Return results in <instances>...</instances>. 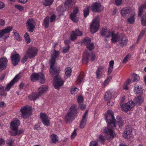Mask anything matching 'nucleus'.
Listing matches in <instances>:
<instances>
[{
  "instance_id": "55",
  "label": "nucleus",
  "mask_w": 146,
  "mask_h": 146,
  "mask_svg": "<svg viewBox=\"0 0 146 146\" xmlns=\"http://www.w3.org/2000/svg\"><path fill=\"white\" fill-rule=\"evenodd\" d=\"M56 16L54 15H52L50 18V22L51 23H54L55 21Z\"/></svg>"
},
{
  "instance_id": "14",
  "label": "nucleus",
  "mask_w": 146,
  "mask_h": 146,
  "mask_svg": "<svg viewBox=\"0 0 146 146\" xmlns=\"http://www.w3.org/2000/svg\"><path fill=\"white\" fill-rule=\"evenodd\" d=\"M104 9V6L100 3H94L92 7V10L96 12H99L103 11Z\"/></svg>"
},
{
  "instance_id": "5",
  "label": "nucleus",
  "mask_w": 146,
  "mask_h": 146,
  "mask_svg": "<svg viewBox=\"0 0 146 146\" xmlns=\"http://www.w3.org/2000/svg\"><path fill=\"white\" fill-rule=\"evenodd\" d=\"M32 108L31 106H26L23 107L21 110L22 117L26 119L32 113Z\"/></svg>"
},
{
  "instance_id": "48",
  "label": "nucleus",
  "mask_w": 146,
  "mask_h": 146,
  "mask_svg": "<svg viewBox=\"0 0 146 146\" xmlns=\"http://www.w3.org/2000/svg\"><path fill=\"white\" fill-rule=\"evenodd\" d=\"M14 140L11 138H10L7 140L6 143L9 146H12L14 143Z\"/></svg>"
},
{
  "instance_id": "37",
  "label": "nucleus",
  "mask_w": 146,
  "mask_h": 146,
  "mask_svg": "<svg viewBox=\"0 0 146 146\" xmlns=\"http://www.w3.org/2000/svg\"><path fill=\"white\" fill-rule=\"evenodd\" d=\"M49 17H46L44 20V24L45 27L48 28L49 27Z\"/></svg>"
},
{
  "instance_id": "61",
  "label": "nucleus",
  "mask_w": 146,
  "mask_h": 146,
  "mask_svg": "<svg viewBox=\"0 0 146 146\" xmlns=\"http://www.w3.org/2000/svg\"><path fill=\"white\" fill-rule=\"evenodd\" d=\"M99 139L100 142L102 143H103L105 140V138L102 135H100L99 136Z\"/></svg>"
},
{
  "instance_id": "6",
  "label": "nucleus",
  "mask_w": 146,
  "mask_h": 146,
  "mask_svg": "<svg viewBox=\"0 0 146 146\" xmlns=\"http://www.w3.org/2000/svg\"><path fill=\"white\" fill-rule=\"evenodd\" d=\"M26 25L28 30L30 32H32L35 27L36 24L35 20L31 18L27 21Z\"/></svg>"
},
{
  "instance_id": "8",
  "label": "nucleus",
  "mask_w": 146,
  "mask_h": 146,
  "mask_svg": "<svg viewBox=\"0 0 146 146\" xmlns=\"http://www.w3.org/2000/svg\"><path fill=\"white\" fill-rule=\"evenodd\" d=\"M123 136L126 139H129L132 136V128L130 126H126L125 129L123 133Z\"/></svg>"
},
{
  "instance_id": "4",
  "label": "nucleus",
  "mask_w": 146,
  "mask_h": 146,
  "mask_svg": "<svg viewBox=\"0 0 146 146\" xmlns=\"http://www.w3.org/2000/svg\"><path fill=\"white\" fill-rule=\"evenodd\" d=\"M31 80L33 82L38 80L42 84H43L45 82L44 76L43 74L40 72L33 74L31 76Z\"/></svg>"
},
{
  "instance_id": "10",
  "label": "nucleus",
  "mask_w": 146,
  "mask_h": 146,
  "mask_svg": "<svg viewBox=\"0 0 146 146\" xmlns=\"http://www.w3.org/2000/svg\"><path fill=\"white\" fill-rule=\"evenodd\" d=\"M114 34L113 31L108 29H103L100 32V34L102 36H104L106 38H109Z\"/></svg>"
},
{
  "instance_id": "19",
  "label": "nucleus",
  "mask_w": 146,
  "mask_h": 146,
  "mask_svg": "<svg viewBox=\"0 0 146 146\" xmlns=\"http://www.w3.org/2000/svg\"><path fill=\"white\" fill-rule=\"evenodd\" d=\"M20 77L19 75L16 76L12 80L11 82L8 84L6 86V90L9 91L11 88L12 86L14 84L15 82L18 81L20 79Z\"/></svg>"
},
{
  "instance_id": "26",
  "label": "nucleus",
  "mask_w": 146,
  "mask_h": 146,
  "mask_svg": "<svg viewBox=\"0 0 146 146\" xmlns=\"http://www.w3.org/2000/svg\"><path fill=\"white\" fill-rule=\"evenodd\" d=\"M128 39L125 36L121 35L119 40L120 44L122 46L127 44Z\"/></svg>"
},
{
  "instance_id": "7",
  "label": "nucleus",
  "mask_w": 146,
  "mask_h": 146,
  "mask_svg": "<svg viewBox=\"0 0 146 146\" xmlns=\"http://www.w3.org/2000/svg\"><path fill=\"white\" fill-rule=\"evenodd\" d=\"M99 20V18L98 16H96L94 19L92 23V33H95L98 30L100 26Z\"/></svg>"
},
{
  "instance_id": "34",
  "label": "nucleus",
  "mask_w": 146,
  "mask_h": 146,
  "mask_svg": "<svg viewBox=\"0 0 146 146\" xmlns=\"http://www.w3.org/2000/svg\"><path fill=\"white\" fill-rule=\"evenodd\" d=\"M84 77V75L83 74L81 73L79 74L77 77L76 82L77 84H80L83 80Z\"/></svg>"
},
{
  "instance_id": "45",
  "label": "nucleus",
  "mask_w": 146,
  "mask_h": 146,
  "mask_svg": "<svg viewBox=\"0 0 146 146\" xmlns=\"http://www.w3.org/2000/svg\"><path fill=\"white\" fill-rule=\"evenodd\" d=\"M141 24L143 26H146V15L143 16L141 19Z\"/></svg>"
},
{
  "instance_id": "63",
  "label": "nucleus",
  "mask_w": 146,
  "mask_h": 146,
  "mask_svg": "<svg viewBox=\"0 0 146 146\" xmlns=\"http://www.w3.org/2000/svg\"><path fill=\"white\" fill-rule=\"evenodd\" d=\"M5 143L4 140L2 138H0V146H3Z\"/></svg>"
},
{
  "instance_id": "40",
  "label": "nucleus",
  "mask_w": 146,
  "mask_h": 146,
  "mask_svg": "<svg viewBox=\"0 0 146 146\" xmlns=\"http://www.w3.org/2000/svg\"><path fill=\"white\" fill-rule=\"evenodd\" d=\"M54 0H44L43 3L45 6L50 5L52 4Z\"/></svg>"
},
{
  "instance_id": "16",
  "label": "nucleus",
  "mask_w": 146,
  "mask_h": 146,
  "mask_svg": "<svg viewBox=\"0 0 146 146\" xmlns=\"http://www.w3.org/2000/svg\"><path fill=\"white\" fill-rule=\"evenodd\" d=\"M37 50V49L36 48H29L27 52V55L30 58H32L36 56Z\"/></svg>"
},
{
  "instance_id": "43",
  "label": "nucleus",
  "mask_w": 146,
  "mask_h": 146,
  "mask_svg": "<svg viewBox=\"0 0 146 146\" xmlns=\"http://www.w3.org/2000/svg\"><path fill=\"white\" fill-rule=\"evenodd\" d=\"M90 8V6H87L86 8L84 10V15L85 17H86L89 13V9Z\"/></svg>"
},
{
  "instance_id": "33",
  "label": "nucleus",
  "mask_w": 146,
  "mask_h": 146,
  "mask_svg": "<svg viewBox=\"0 0 146 146\" xmlns=\"http://www.w3.org/2000/svg\"><path fill=\"white\" fill-rule=\"evenodd\" d=\"M39 96L40 95L38 93H34L31 94L29 96V98L31 100H35L38 98Z\"/></svg>"
},
{
  "instance_id": "57",
  "label": "nucleus",
  "mask_w": 146,
  "mask_h": 146,
  "mask_svg": "<svg viewBox=\"0 0 146 146\" xmlns=\"http://www.w3.org/2000/svg\"><path fill=\"white\" fill-rule=\"evenodd\" d=\"M113 64H109V66L108 69V74H110L112 71V69L113 67Z\"/></svg>"
},
{
  "instance_id": "12",
  "label": "nucleus",
  "mask_w": 146,
  "mask_h": 146,
  "mask_svg": "<svg viewBox=\"0 0 146 146\" xmlns=\"http://www.w3.org/2000/svg\"><path fill=\"white\" fill-rule=\"evenodd\" d=\"M88 110H86L84 114L82 119L80 121V127L81 129H83L86 123V121L88 119Z\"/></svg>"
},
{
  "instance_id": "52",
  "label": "nucleus",
  "mask_w": 146,
  "mask_h": 146,
  "mask_svg": "<svg viewBox=\"0 0 146 146\" xmlns=\"http://www.w3.org/2000/svg\"><path fill=\"white\" fill-rule=\"evenodd\" d=\"M130 57V55L129 54H128L123 59V63H126L127 62L129 59Z\"/></svg>"
},
{
  "instance_id": "9",
  "label": "nucleus",
  "mask_w": 146,
  "mask_h": 146,
  "mask_svg": "<svg viewBox=\"0 0 146 146\" xmlns=\"http://www.w3.org/2000/svg\"><path fill=\"white\" fill-rule=\"evenodd\" d=\"M135 105V103L133 101H130L124 105H121L122 110L126 112L131 110L134 107Z\"/></svg>"
},
{
  "instance_id": "36",
  "label": "nucleus",
  "mask_w": 146,
  "mask_h": 146,
  "mask_svg": "<svg viewBox=\"0 0 146 146\" xmlns=\"http://www.w3.org/2000/svg\"><path fill=\"white\" fill-rule=\"evenodd\" d=\"M145 7H146V0L145 2V5H142L139 8V12L138 13V16H141L142 14V13L143 9Z\"/></svg>"
},
{
  "instance_id": "31",
  "label": "nucleus",
  "mask_w": 146,
  "mask_h": 146,
  "mask_svg": "<svg viewBox=\"0 0 146 146\" xmlns=\"http://www.w3.org/2000/svg\"><path fill=\"white\" fill-rule=\"evenodd\" d=\"M111 36L112 37L111 41L113 43H116L117 41H119L120 36H119L118 34L114 35L113 34Z\"/></svg>"
},
{
  "instance_id": "35",
  "label": "nucleus",
  "mask_w": 146,
  "mask_h": 146,
  "mask_svg": "<svg viewBox=\"0 0 146 146\" xmlns=\"http://www.w3.org/2000/svg\"><path fill=\"white\" fill-rule=\"evenodd\" d=\"M112 97L111 93L109 91L107 92L105 94L104 99L105 100H110Z\"/></svg>"
},
{
  "instance_id": "51",
  "label": "nucleus",
  "mask_w": 146,
  "mask_h": 146,
  "mask_svg": "<svg viewBox=\"0 0 146 146\" xmlns=\"http://www.w3.org/2000/svg\"><path fill=\"white\" fill-rule=\"evenodd\" d=\"M145 32V30H143L141 31L137 38V43H138L139 42L140 38H141Z\"/></svg>"
},
{
  "instance_id": "22",
  "label": "nucleus",
  "mask_w": 146,
  "mask_h": 146,
  "mask_svg": "<svg viewBox=\"0 0 146 146\" xmlns=\"http://www.w3.org/2000/svg\"><path fill=\"white\" fill-rule=\"evenodd\" d=\"M13 64H18L20 60V56L19 54H12L11 57Z\"/></svg>"
},
{
  "instance_id": "23",
  "label": "nucleus",
  "mask_w": 146,
  "mask_h": 146,
  "mask_svg": "<svg viewBox=\"0 0 146 146\" xmlns=\"http://www.w3.org/2000/svg\"><path fill=\"white\" fill-rule=\"evenodd\" d=\"M117 121H115V120L114 122V123L115 125V127H117V125H118L119 128H121L124 125V121H123L122 118L119 116H117Z\"/></svg>"
},
{
  "instance_id": "3",
  "label": "nucleus",
  "mask_w": 146,
  "mask_h": 146,
  "mask_svg": "<svg viewBox=\"0 0 146 146\" xmlns=\"http://www.w3.org/2000/svg\"><path fill=\"white\" fill-rule=\"evenodd\" d=\"M77 113V106L72 105L69 109L68 112L65 116V121L66 123H70L74 120Z\"/></svg>"
},
{
  "instance_id": "17",
  "label": "nucleus",
  "mask_w": 146,
  "mask_h": 146,
  "mask_svg": "<svg viewBox=\"0 0 146 146\" xmlns=\"http://www.w3.org/2000/svg\"><path fill=\"white\" fill-rule=\"evenodd\" d=\"M82 33L78 29H76L75 31H73L70 35V38L71 40L74 41L75 40L77 36H81L82 35Z\"/></svg>"
},
{
  "instance_id": "32",
  "label": "nucleus",
  "mask_w": 146,
  "mask_h": 146,
  "mask_svg": "<svg viewBox=\"0 0 146 146\" xmlns=\"http://www.w3.org/2000/svg\"><path fill=\"white\" fill-rule=\"evenodd\" d=\"M50 139L52 143H56L58 141V137L54 134L51 135Z\"/></svg>"
},
{
  "instance_id": "27",
  "label": "nucleus",
  "mask_w": 146,
  "mask_h": 146,
  "mask_svg": "<svg viewBox=\"0 0 146 146\" xmlns=\"http://www.w3.org/2000/svg\"><path fill=\"white\" fill-rule=\"evenodd\" d=\"M134 91L135 94L137 95L141 94L143 92L141 86L137 85H136L134 86Z\"/></svg>"
},
{
  "instance_id": "54",
  "label": "nucleus",
  "mask_w": 146,
  "mask_h": 146,
  "mask_svg": "<svg viewBox=\"0 0 146 146\" xmlns=\"http://www.w3.org/2000/svg\"><path fill=\"white\" fill-rule=\"evenodd\" d=\"M14 36L15 38L17 40H21V39L18 33L17 32L14 33Z\"/></svg>"
},
{
  "instance_id": "47",
  "label": "nucleus",
  "mask_w": 146,
  "mask_h": 146,
  "mask_svg": "<svg viewBox=\"0 0 146 146\" xmlns=\"http://www.w3.org/2000/svg\"><path fill=\"white\" fill-rule=\"evenodd\" d=\"M25 41L27 43H30L31 40L29 37V35L27 33H26L24 35Z\"/></svg>"
},
{
  "instance_id": "60",
  "label": "nucleus",
  "mask_w": 146,
  "mask_h": 146,
  "mask_svg": "<svg viewBox=\"0 0 146 146\" xmlns=\"http://www.w3.org/2000/svg\"><path fill=\"white\" fill-rule=\"evenodd\" d=\"M7 64H0V72L5 68Z\"/></svg>"
},
{
  "instance_id": "42",
  "label": "nucleus",
  "mask_w": 146,
  "mask_h": 146,
  "mask_svg": "<svg viewBox=\"0 0 146 146\" xmlns=\"http://www.w3.org/2000/svg\"><path fill=\"white\" fill-rule=\"evenodd\" d=\"M5 87L4 86H1L0 87V95L3 96H6V93L4 91Z\"/></svg>"
},
{
  "instance_id": "15",
  "label": "nucleus",
  "mask_w": 146,
  "mask_h": 146,
  "mask_svg": "<svg viewBox=\"0 0 146 146\" xmlns=\"http://www.w3.org/2000/svg\"><path fill=\"white\" fill-rule=\"evenodd\" d=\"M59 55V53L58 51L54 50L52 51L51 58L49 60V64H54L56 58L58 57Z\"/></svg>"
},
{
  "instance_id": "59",
  "label": "nucleus",
  "mask_w": 146,
  "mask_h": 146,
  "mask_svg": "<svg viewBox=\"0 0 146 146\" xmlns=\"http://www.w3.org/2000/svg\"><path fill=\"white\" fill-rule=\"evenodd\" d=\"M77 135V133L76 129H75L73 133L71 135V139H74L76 136Z\"/></svg>"
},
{
  "instance_id": "62",
  "label": "nucleus",
  "mask_w": 146,
  "mask_h": 146,
  "mask_svg": "<svg viewBox=\"0 0 146 146\" xmlns=\"http://www.w3.org/2000/svg\"><path fill=\"white\" fill-rule=\"evenodd\" d=\"M69 49V46L64 47L63 48V53H66L67 52Z\"/></svg>"
},
{
  "instance_id": "64",
  "label": "nucleus",
  "mask_w": 146,
  "mask_h": 146,
  "mask_svg": "<svg viewBox=\"0 0 146 146\" xmlns=\"http://www.w3.org/2000/svg\"><path fill=\"white\" fill-rule=\"evenodd\" d=\"M27 59V56L25 55L24 57L23 58L22 60H21V63H25V62L26 61Z\"/></svg>"
},
{
  "instance_id": "13",
  "label": "nucleus",
  "mask_w": 146,
  "mask_h": 146,
  "mask_svg": "<svg viewBox=\"0 0 146 146\" xmlns=\"http://www.w3.org/2000/svg\"><path fill=\"white\" fill-rule=\"evenodd\" d=\"M78 11V9L77 7L74 8L70 15V17L72 21L75 23H77L79 21V18L77 17V14Z\"/></svg>"
},
{
  "instance_id": "41",
  "label": "nucleus",
  "mask_w": 146,
  "mask_h": 146,
  "mask_svg": "<svg viewBox=\"0 0 146 146\" xmlns=\"http://www.w3.org/2000/svg\"><path fill=\"white\" fill-rule=\"evenodd\" d=\"M8 60L5 57H2L0 58V64H7Z\"/></svg>"
},
{
  "instance_id": "44",
  "label": "nucleus",
  "mask_w": 146,
  "mask_h": 146,
  "mask_svg": "<svg viewBox=\"0 0 146 146\" xmlns=\"http://www.w3.org/2000/svg\"><path fill=\"white\" fill-rule=\"evenodd\" d=\"M88 58L87 56V54H84V57L82 60V62L83 63H88Z\"/></svg>"
},
{
  "instance_id": "1",
  "label": "nucleus",
  "mask_w": 146,
  "mask_h": 146,
  "mask_svg": "<svg viewBox=\"0 0 146 146\" xmlns=\"http://www.w3.org/2000/svg\"><path fill=\"white\" fill-rule=\"evenodd\" d=\"M105 118L107 124V127H105L104 130V133L106 135L114 137L115 133L113 132V127H116L114 123L115 120L114 119L113 113L111 110H108L105 114Z\"/></svg>"
},
{
  "instance_id": "56",
  "label": "nucleus",
  "mask_w": 146,
  "mask_h": 146,
  "mask_svg": "<svg viewBox=\"0 0 146 146\" xmlns=\"http://www.w3.org/2000/svg\"><path fill=\"white\" fill-rule=\"evenodd\" d=\"M77 100L79 104H81L83 103V98L82 96H79Z\"/></svg>"
},
{
  "instance_id": "53",
  "label": "nucleus",
  "mask_w": 146,
  "mask_h": 146,
  "mask_svg": "<svg viewBox=\"0 0 146 146\" xmlns=\"http://www.w3.org/2000/svg\"><path fill=\"white\" fill-rule=\"evenodd\" d=\"M112 79V77L111 76H108L107 79L105 81L104 83V85H106L108 84L109 82Z\"/></svg>"
},
{
  "instance_id": "24",
  "label": "nucleus",
  "mask_w": 146,
  "mask_h": 146,
  "mask_svg": "<svg viewBox=\"0 0 146 146\" xmlns=\"http://www.w3.org/2000/svg\"><path fill=\"white\" fill-rule=\"evenodd\" d=\"M12 29V27H9L5 29L0 30V38H1L5 34L9 33Z\"/></svg>"
},
{
  "instance_id": "50",
  "label": "nucleus",
  "mask_w": 146,
  "mask_h": 146,
  "mask_svg": "<svg viewBox=\"0 0 146 146\" xmlns=\"http://www.w3.org/2000/svg\"><path fill=\"white\" fill-rule=\"evenodd\" d=\"M133 80L132 82H136L139 81L140 79V77L139 76L136 74H134L133 75Z\"/></svg>"
},
{
  "instance_id": "18",
  "label": "nucleus",
  "mask_w": 146,
  "mask_h": 146,
  "mask_svg": "<svg viewBox=\"0 0 146 146\" xmlns=\"http://www.w3.org/2000/svg\"><path fill=\"white\" fill-rule=\"evenodd\" d=\"M134 12V10L129 7H125L123 8L121 11V15L123 17H125L128 14H131Z\"/></svg>"
},
{
  "instance_id": "30",
  "label": "nucleus",
  "mask_w": 146,
  "mask_h": 146,
  "mask_svg": "<svg viewBox=\"0 0 146 146\" xmlns=\"http://www.w3.org/2000/svg\"><path fill=\"white\" fill-rule=\"evenodd\" d=\"M64 4L65 8L67 9L72 6L74 3L73 0H66Z\"/></svg>"
},
{
  "instance_id": "46",
  "label": "nucleus",
  "mask_w": 146,
  "mask_h": 146,
  "mask_svg": "<svg viewBox=\"0 0 146 146\" xmlns=\"http://www.w3.org/2000/svg\"><path fill=\"white\" fill-rule=\"evenodd\" d=\"M78 89L75 87H73L70 90L71 93L72 94H76L78 92Z\"/></svg>"
},
{
  "instance_id": "29",
  "label": "nucleus",
  "mask_w": 146,
  "mask_h": 146,
  "mask_svg": "<svg viewBox=\"0 0 146 146\" xmlns=\"http://www.w3.org/2000/svg\"><path fill=\"white\" fill-rule=\"evenodd\" d=\"M144 100L143 98L141 96H139L137 98H135L134 101L135 103L138 105H139L142 103Z\"/></svg>"
},
{
  "instance_id": "49",
  "label": "nucleus",
  "mask_w": 146,
  "mask_h": 146,
  "mask_svg": "<svg viewBox=\"0 0 146 146\" xmlns=\"http://www.w3.org/2000/svg\"><path fill=\"white\" fill-rule=\"evenodd\" d=\"M23 132V130L22 129H20L19 130H15L13 132V135L14 136H16L17 135H19L21 134Z\"/></svg>"
},
{
  "instance_id": "21",
  "label": "nucleus",
  "mask_w": 146,
  "mask_h": 146,
  "mask_svg": "<svg viewBox=\"0 0 146 146\" xmlns=\"http://www.w3.org/2000/svg\"><path fill=\"white\" fill-rule=\"evenodd\" d=\"M82 42L86 46L87 48L90 51L91 50V41L90 38L87 37L84 38L82 41Z\"/></svg>"
},
{
  "instance_id": "11",
  "label": "nucleus",
  "mask_w": 146,
  "mask_h": 146,
  "mask_svg": "<svg viewBox=\"0 0 146 146\" xmlns=\"http://www.w3.org/2000/svg\"><path fill=\"white\" fill-rule=\"evenodd\" d=\"M40 117L44 125L48 126L50 125L49 119L48 116L44 113H41Z\"/></svg>"
},
{
  "instance_id": "25",
  "label": "nucleus",
  "mask_w": 146,
  "mask_h": 146,
  "mask_svg": "<svg viewBox=\"0 0 146 146\" xmlns=\"http://www.w3.org/2000/svg\"><path fill=\"white\" fill-rule=\"evenodd\" d=\"M136 15V13L134 12L131 14L127 19V22L130 24H133L135 23V16Z\"/></svg>"
},
{
  "instance_id": "38",
  "label": "nucleus",
  "mask_w": 146,
  "mask_h": 146,
  "mask_svg": "<svg viewBox=\"0 0 146 146\" xmlns=\"http://www.w3.org/2000/svg\"><path fill=\"white\" fill-rule=\"evenodd\" d=\"M103 71V69L101 67H100L98 68L96 73L97 77V78H100V75Z\"/></svg>"
},
{
  "instance_id": "28",
  "label": "nucleus",
  "mask_w": 146,
  "mask_h": 146,
  "mask_svg": "<svg viewBox=\"0 0 146 146\" xmlns=\"http://www.w3.org/2000/svg\"><path fill=\"white\" fill-rule=\"evenodd\" d=\"M48 89V87L46 85L41 86L38 89V94L39 95H42Z\"/></svg>"
},
{
  "instance_id": "39",
  "label": "nucleus",
  "mask_w": 146,
  "mask_h": 146,
  "mask_svg": "<svg viewBox=\"0 0 146 146\" xmlns=\"http://www.w3.org/2000/svg\"><path fill=\"white\" fill-rule=\"evenodd\" d=\"M72 70L70 67L66 68L65 70V74L68 76H70L71 72H72Z\"/></svg>"
},
{
  "instance_id": "2",
  "label": "nucleus",
  "mask_w": 146,
  "mask_h": 146,
  "mask_svg": "<svg viewBox=\"0 0 146 146\" xmlns=\"http://www.w3.org/2000/svg\"><path fill=\"white\" fill-rule=\"evenodd\" d=\"M57 64H51L50 72L52 75H56L54 79V82L53 83L54 88L57 89H58L63 85L64 81L61 77L58 75L60 71V68L57 66Z\"/></svg>"
},
{
  "instance_id": "58",
  "label": "nucleus",
  "mask_w": 146,
  "mask_h": 146,
  "mask_svg": "<svg viewBox=\"0 0 146 146\" xmlns=\"http://www.w3.org/2000/svg\"><path fill=\"white\" fill-rule=\"evenodd\" d=\"M15 7L21 11H22L24 9L23 7L20 5H16Z\"/></svg>"
},
{
  "instance_id": "20",
  "label": "nucleus",
  "mask_w": 146,
  "mask_h": 146,
  "mask_svg": "<svg viewBox=\"0 0 146 146\" xmlns=\"http://www.w3.org/2000/svg\"><path fill=\"white\" fill-rule=\"evenodd\" d=\"M20 124L19 120L17 118L14 119L11 123V128L12 130H16Z\"/></svg>"
}]
</instances>
